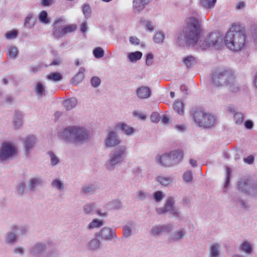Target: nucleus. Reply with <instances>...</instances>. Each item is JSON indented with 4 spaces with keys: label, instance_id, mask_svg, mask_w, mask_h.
<instances>
[{
    "label": "nucleus",
    "instance_id": "nucleus-32",
    "mask_svg": "<svg viewBox=\"0 0 257 257\" xmlns=\"http://www.w3.org/2000/svg\"><path fill=\"white\" fill-rule=\"evenodd\" d=\"M96 204L95 203H87L83 206V211L86 215H92L95 213Z\"/></svg>",
    "mask_w": 257,
    "mask_h": 257
},
{
    "label": "nucleus",
    "instance_id": "nucleus-30",
    "mask_svg": "<svg viewBox=\"0 0 257 257\" xmlns=\"http://www.w3.org/2000/svg\"><path fill=\"white\" fill-rule=\"evenodd\" d=\"M220 245L216 242H214L209 246V257H220V250L219 248Z\"/></svg>",
    "mask_w": 257,
    "mask_h": 257
},
{
    "label": "nucleus",
    "instance_id": "nucleus-60",
    "mask_svg": "<svg viewBox=\"0 0 257 257\" xmlns=\"http://www.w3.org/2000/svg\"><path fill=\"white\" fill-rule=\"evenodd\" d=\"M228 86H229V91L232 92H236L239 89L238 85L235 83L234 80L232 83L228 84Z\"/></svg>",
    "mask_w": 257,
    "mask_h": 257
},
{
    "label": "nucleus",
    "instance_id": "nucleus-19",
    "mask_svg": "<svg viewBox=\"0 0 257 257\" xmlns=\"http://www.w3.org/2000/svg\"><path fill=\"white\" fill-rule=\"evenodd\" d=\"M185 232L183 229H180L171 232L169 234L168 241L170 242L181 241L185 237Z\"/></svg>",
    "mask_w": 257,
    "mask_h": 257
},
{
    "label": "nucleus",
    "instance_id": "nucleus-48",
    "mask_svg": "<svg viewBox=\"0 0 257 257\" xmlns=\"http://www.w3.org/2000/svg\"><path fill=\"white\" fill-rule=\"evenodd\" d=\"M93 55L96 59H99L104 56V51L100 47L95 48L93 50Z\"/></svg>",
    "mask_w": 257,
    "mask_h": 257
},
{
    "label": "nucleus",
    "instance_id": "nucleus-12",
    "mask_svg": "<svg viewBox=\"0 0 257 257\" xmlns=\"http://www.w3.org/2000/svg\"><path fill=\"white\" fill-rule=\"evenodd\" d=\"M62 19H57L53 24V35L56 38L59 39L67 33H71L75 31L77 29L76 24H70L64 26L63 27L58 28V24L62 22Z\"/></svg>",
    "mask_w": 257,
    "mask_h": 257
},
{
    "label": "nucleus",
    "instance_id": "nucleus-34",
    "mask_svg": "<svg viewBox=\"0 0 257 257\" xmlns=\"http://www.w3.org/2000/svg\"><path fill=\"white\" fill-rule=\"evenodd\" d=\"M173 177L172 176H158L156 178V180L158 181L162 185L167 186L173 181Z\"/></svg>",
    "mask_w": 257,
    "mask_h": 257
},
{
    "label": "nucleus",
    "instance_id": "nucleus-31",
    "mask_svg": "<svg viewBox=\"0 0 257 257\" xmlns=\"http://www.w3.org/2000/svg\"><path fill=\"white\" fill-rule=\"evenodd\" d=\"M238 249L246 254H250L253 251L252 245L247 241H243L238 246Z\"/></svg>",
    "mask_w": 257,
    "mask_h": 257
},
{
    "label": "nucleus",
    "instance_id": "nucleus-42",
    "mask_svg": "<svg viewBox=\"0 0 257 257\" xmlns=\"http://www.w3.org/2000/svg\"><path fill=\"white\" fill-rule=\"evenodd\" d=\"M216 0H200V5L207 9L214 8Z\"/></svg>",
    "mask_w": 257,
    "mask_h": 257
},
{
    "label": "nucleus",
    "instance_id": "nucleus-2",
    "mask_svg": "<svg viewBox=\"0 0 257 257\" xmlns=\"http://www.w3.org/2000/svg\"><path fill=\"white\" fill-rule=\"evenodd\" d=\"M246 30L239 25H233L224 37V43L230 50L238 51L245 45Z\"/></svg>",
    "mask_w": 257,
    "mask_h": 257
},
{
    "label": "nucleus",
    "instance_id": "nucleus-35",
    "mask_svg": "<svg viewBox=\"0 0 257 257\" xmlns=\"http://www.w3.org/2000/svg\"><path fill=\"white\" fill-rule=\"evenodd\" d=\"M143 56V53L140 51H135L129 53L127 55V58L132 63L136 62L138 60H140Z\"/></svg>",
    "mask_w": 257,
    "mask_h": 257
},
{
    "label": "nucleus",
    "instance_id": "nucleus-14",
    "mask_svg": "<svg viewBox=\"0 0 257 257\" xmlns=\"http://www.w3.org/2000/svg\"><path fill=\"white\" fill-rule=\"evenodd\" d=\"M121 143L118 136L113 130L108 132L104 140V145L106 148H113L119 145Z\"/></svg>",
    "mask_w": 257,
    "mask_h": 257
},
{
    "label": "nucleus",
    "instance_id": "nucleus-43",
    "mask_svg": "<svg viewBox=\"0 0 257 257\" xmlns=\"http://www.w3.org/2000/svg\"><path fill=\"white\" fill-rule=\"evenodd\" d=\"M196 63L195 58L192 55L188 56L183 59V63L188 68L192 67Z\"/></svg>",
    "mask_w": 257,
    "mask_h": 257
},
{
    "label": "nucleus",
    "instance_id": "nucleus-45",
    "mask_svg": "<svg viewBox=\"0 0 257 257\" xmlns=\"http://www.w3.org/2000/svg\"><path fill=\"white\" fill-rule=\"evenodd\" d=\"M47 154L50 158V162L52 166H56L60 163L59 158L51 151H48Z\"/></svg>",
    "mask_w": 257,
    "mask_h": 257
},
{
    "label": "nucleus",
    "instance_id": "nucleus-33",
    "mask_svg": "<svg viewBox=\"0 0 257 257\" xmlns=\"http://www.w3.org/2000/svg\"><path fill=\"white\" fill-rule=\"evenodd\" d=\"M77 103L76 98L71 97L69 98L63 102V105L67 110H70L75 107Z\"/></svg>",
    "mask_w": 257,
    "mask_h": 257
},
{
    "label": "nucleus",
    "instance_id": "nucleus-40",
    "mask_svg": "<svg viewBox=\"0 0 257 257\" xmlns=\"http://www.w3.org/2000/svg\"><path fill=\"white\" fill-rule=\"evenodd\" d=\"M233 200L234 202L237 203L239 204L240 207L244 210H249L250 209V206L248 204V202L246 200H244L241 198L240 197H237L236 198H234L233 199Z\"/></svg>",
    "mask_w": 257,
    "mask_h": 257
},
{
    "label": "nucleus",
    "instance_id": "nucleus-38",
    "mask_svg": "<svg viewBox=\"0 0 257 257\" xmlns=\"http://www.w3.org/2000/svg\"><path fill=\"white\" fill-rule=\"evenodd\" d=\"M98 188L97 185L93 184H87L84 186L82 189V192L84 195L93 193Z\"/></svg>",
    "mask_w": 257,
    "mask_h": 257
},
{
    "label": "nucleus",
    "instance_id": "nucleus-18",
    "mask_svg": "<svg viewBox=\"0 0 257 257\" xmlns=\"http://www.w3.org/2000/svg\"><path fill=\"white\" fill-rule=\"evenodd\" d=\"M18 241V237L14 231L10 227V230L7 232L4 236V242L8 246H13Z\"/></svg>",
    "mask_w": 257,
    "mask_h": 257
},
{
    "label": "nucleus",
    "instance_id": "nucleus-10",
    "mask_svg": "<svg viewBox=\"0 0 257 257\" xmlns=\"http://www.w3.org/2000/svg\"><path fill=\"white\" fill-rule=\"evenodd\" d=\"M237 189L247 196L257 197V182L248 178H241L237 183Z\"/></svg>",
    "mask_w": 257,
    "mask_h": 257
},
{
    "label": "nucleus",
    "instance_id": "nucleus-53",
    "mask_svg": "<svg viewBox=\"0 0 257 257\" xmlns=\"http://www.w3.org/2000/svg\"><path fill=\"white\" fill-rule=\"evenodd\" d=\"M18 35V32L16 30H13L7 32L5 36L7 39L11 40L16 38Z\"/></svg>",
    "mask_w": 257,
    "mask_h": 257
},
{
    "label": "nucleus",
    "instance_id": "nucleus-52",
    "mask_svg": "<svg viewBox=\"0 0 257 257\" xmlns=\"http://www.w3.org/2000/svg\"><path fill=\"white\" fill-rule=\"evenodd\" d=\"M153 197L155 202H159L163 199L164 194L161 191H157L154 192Z\"/></svg>",
    "mask_w": 257,
    "mask_h": 257
},
{
    "label": "nucleus",
    "instance_id": "nucleus-41",
    "mask_svg": "<svg viewBox=\"0 0 257 257\" xmlns=\"http://www.w3.org/2000/svg\"><path fill=\"white\" fill-rule=\"evenodd\" d=\"M36 95L39 97L45 95V86L40 82H38L35 87Z\"/></svg>",
    "mask_w": 257,
    "mask_h": 257
},
{
    "label": "nucleus",
    "instance_id": "nucleus-16",
    "mask_svg": "<svg viewBox=\"0 0 257 257\" xmlns=\"http://www.w3.org/2000/svg\"><path fill=\"white\" fill-rule=\"evenodd\" d=\"M96 235L106 241H111L117 239L115 230L106 226L102 228Z\"/></svg>",
    "mask_w": 257,
    "mask_h": 257
},
{
    "label": "nucleus",
    "instance_id": "nucleus-61",
    "mask_svg": "<svg viewBox=\"0 0 257 257\" xmlns=\"http://www.w3.org/2000/svg\"><path fill=\"white\" fill-rule=\"evenodd\" d=\"M250 31L252 38L255 40L257 37V26L255 24L251 25L250 27Z\"/></svg>",
    "mask_w": 257,
    "mask_h": 257
},
{
    "label": "nucleus",
    "instance_id": "nucleus-20",
    "mask_svg": "<svg viewBox=\"0 0 257 257\" xmlns=\"http://www.w3.org/2000/svg\"><path fill=\"white\" fill-rule=\"evenodd\" d=\"M11 229L17 234V237L27 235L29 232V228L27 225H13Z\"/></svg>",
    "mask_w": 257,
    "mask_h": 257
},
{
    "label": "nucleus",
    "instance_id": "nucleus-44",
    "mask_svg": "<svg viewBox=\"0 0 257 257\" xmlns=\"http://www.w3.org/2000/svg\"><path fill=\"white\" fill-rule=\"evenodd\" d=\"M174 110L180 115L184 113V105L183 102L180 100H176L173 104Z\"/></svg>",
    "mask_w": 257,
    "mask_h": 257
},
{
    "label": "nucleus",
    "instance_id": "nucleus-9",
    "mask_svg": "<svg viewBox=\"0 0 257 257\" xmlns=\"http://www.w3.org/2000/svg\"><path fill=\"white\" fill-rule=\"evenodd\" d=\"M193 118L198 126L204 128H210L215 123V118L213 115L199 109H197L194 111Z\"/></svg>",
    "mask_w": 257,
    "mask_h": 257
},
{
    "label": "nucleus",
    "instance_id": "nucleus-57",
    "mask_svg": "<svg viewBox=\"0 0 257 257\" xmlns=\"http://www.w3.org/2000/svg\"><path fill=\"white\" fill-rule=\"evenodd\" d=\"M148 196L149 194L142 190H140L136 193L137 198L139 200H144Z\"/></svg>",
    "mask_w": 257,
    "mask_h": 257
},
{
    "label": "nucleus",
    "instance_id": "nucleus-21",
    "mask_svg": "<svg viewBox=\"0 0 257 257\" xmlns=\"http://www.w3.org/2000/svg\"><path fill=\"white\" fill-rule=\"evenodd\" d=\"M147 4V0H133V11L135 14H139L144 11Z\"/></svg>",
    "mask_w": 257,
    "mask_h": 257
},
{
    "label": "nucleus",
    "instance_id": "nucleus-49",
    "mask_svg": "<svg viewBox=\"0 0 257 257\" xmlns=\"http://www.w3.org/2000/svg\"><path fill=\"white\" fill-rule=\"evenodd\" d=\"M51 185L60 191L63 190L64 187V183L59 179H55L53 180Z\"/></svg>",
    "mask_w": 257,
    "mask_h": 257
},
{
    "label": "nucleus",
    "instance_id": "nucleus-54",
    "mask_svg": "<svg viewBox=\"0 0 257 257\" xmlns=\"http://www.w3.org/2000/svg\"><path fill=\"white\" fill-rule=\"evenodd\" d=\"M13 253L15 254H19L23 256L25 255L26 250L25 248L21 246H17L15 247L12 250Z\"/></svg>",
    "mask_w": 257,
    "mask_h": 257
},
{
    "label": "nucleus",
    "instance_id": "nucleus-36",
    "mask_svg": "<svg viewBox=\"0 0 257 257\" xmlns=\"http://www.w3.org/2000/svg\"><path fill=\"white\" fill-rule=\"evenodd\" d=\"M133 221H130L123 227V237L127 238L132 234V227L134 224Z\"/></svg>",
    "mask_w": 257,
    "mask_h": 257
},
{
    "label": "nucleus",
    "instance_id": "nucleus-62",
    "mask_svg": "<svg viewBox=\"0 0 257 257\" xmlns=\"http://www.w3.org/2000/svg\"><path fill=\"white\" fill-rule=\"evenodd\" d=\"M254 123L253 121L250 119L246 120L244 122V125L246 129L251 130L253 126Z\"/></svg>",
    "mask_w": 257,
    "mask_h": 257
},
{
    "label": "nucleus",
    "instance_id": "nucleus-63",
    "mask_svg": "<svg viewBox=\"0 0 257 257\" xmlns=\"http://www.w3.org/2000/svg\"><path fill=\"white\" fill-rule=\"evenodd\" d=\"M83 13L85 16H88L91 14V10L89 5H84L83 6Z\"/></svg>",
    "mask_w": 257,
    "mask_h": 257
},
{
    "label": "nucleus",
    "instance_id": "nucleus-7",
    "mask_svg": "<svg viewBox=\"0 0 257 257\" xmlns=\"http://www.w3.org/2000/svg\"><path fill=\"white\" fill-rule=\"evenodd\" d=\"M234 78V74L230 70H219L212 73V82L218 87L228 86Z\"/></svg>",
    "mask_w": 257,
    "mask_h": 257
},
{
    "label": "nucleus",
    "instance_id": "nucleus-58",
    "mask_svg": "<svg viewBox=\"0 0 257 257\" xmlns=\"http://www.w3.org/2000/svg\"><path fill=\"white\" fill-rule=\"evenodd\" d=\"M18 49L16 47H11L9 49V55L10 57L15 58L18 55Z\"/></svg>",
    "mask_w": 257,
    "mask_h": 257
},
{
    "label": "nucleus",
    "instance_id": "nucleus-25",
    "mask_svg": "<svg viewBox=\"0 0 257 257\" xmlns=\"http://www.w3.org/2000/svg\"><path fill=\"white\" fill-rule=\"evenodd\" d=\"M137 96L140 99H146L151 95V90L147 86H141L136 91Z\"/></svg>",
    "mask_w": 257,
    "mask_h": 257
},
{
    "label": "nucleus",
    "instance_id": "nucleus-6",
    "mask_svg": "<svg viewBox=\"0 0 257 257\" xmlns=\"http://www.w3.org/2000/svg\"><path fill=\"white\" fill-rule=\"evenodd\" d=\"M126 153V148L124 146L112 151L109 154L108 159L105 164L106 168L109 171H113L122 163Z\"/></svg>",
    "mask_w": 257,
    "mask_h": 257
},
{
    "label": "nucleus",
    "instance_id": "nucleus-17",
    "mask_svg": "<svg viewBox=\"0 0 257 257\" xmlns=\"http://www.w3.org/2000/svg\"><path fill=\"white\" fill-rule=\"evenodd\" d=\"M24 153L28 156L33 150L36 143V138L33 135L28 136L23 138Z\"/></svg>",
    "mask_w": 257,
    "mask_h": 257
},
{
    "label": "nucleus",
    "instance_id": "nucleus-39",
    "mask_svg": "<svg viewBox=\"0 0 257 257\" xmlns=\"http://www.w3.org/2000/svg\"><path fill=\"white\" fill-rule=\"evenodd\" d=\"M48 80H50L55 82L61 81L63 79L62 74L58 72H53L47 76Z\"/></svg>",
    "mask_w": 257,
    "mask_h": 257
},
{
    "label": "nucleus",
    "instance_id": "nucleus-24",
    "mask_svg": "<svg viewBox=\"0 0 257 257\" xmlns=\"http://www.w3.org/2000/svg\"><path fill=\"white\" fill-rule=\"evenodd\" d=\"M84 67H80L77 73L70 80V83L75 85L81 83L84 78Z\"/></svg>",
    "mask_w": 257,
    "mask_h": 257
},
{
    "label": "nucleus",
    "instance_id": "nucleus-22",
    "mask_svg": "<svg viewBox=\"0 0 257 257\" xmlns=\"http://www.w3.org/2000/svg\"><path fill=\"white\" fill-rule=\"evenodd\" d=\"M43 180L40 177H33L30 178L28 181V186L30 191L34 192L36 190L37 187L42 186Z\"/></svg>",
    "mask_w": 257,
    "mask_h": 257
},
{
    "label": "nucleus",
    "instance_id": "nucleus-26",
    "mask_svg": "<svg viewBox=\"0 0 257 257\" xmlns=\"http://www.w3.org/2000/svg\"><path fill=\"white\" fill-rule=\"evenodd\" d=\"M117 129H120L126 135H131L135 131L134 127L130 126L124 122L117 123L115 126V130Z\"/></svg>",
    "mask_w": 257,
    "mask_h": 257
},
{
    "label": "nucleus",
    "instance_id": "nucleus-46",
    "mask_svg": "<svg viewBox=\"0 0 257 257\" xmlns=\"http://www.w3.org/2000/svg\"><path fill=\"white\" fill-rule=\"evenodd\" d=\"M165 39V34L162 31L157 32L153 38L156 43L162 44Z\"/></svg>",
    "mask_w": 257,
    "mask_h": 257
},
{
    "label": "nucleus",
    "instance_id": "nucleus-5",
    "mask_svg": "<svg viewBox=\"0 0 257 257\" xmlns=\"http://www.w3.org/2000/svg\"><path fill=\"white\" fill-rule=\"evenodd\" d=\"M52 241H38L32 245L29 249L32 257H56L59 251L55 247H52L47 251V245H50Z\"/></svg>",
    "mask_w": 257,
    "mask_h": 257
},
{
    "label": "nucleus",
    "instance_id": "nucleus-64",
    "mask_svg": "<svg viewBox=\"0 0 257 257\" xmlns=\"http://www.w3.org/2000/svg\"><path fill=\"white\" fill-rule=\"evenodd\" d=\"M88 25L86 22H83L81 23L80 25V31L81 33L84 34L86 33L88 31Z\"/></svg>",
    "mask_w": 257,
    "mask_h": 257
},
{
    "label": "nucleus",
    "instance_id": "nucleus-55",
    "mask_svg": "<svg viewBox=\"0 0 257 257\" xmlns=\"http://www.w3.org/2000/svg\"><path fill=\"white\" fill-rule=\"evenodd\" d=\"M183 179L186 182H191L193 180V174L190 170L184 172L183 175Z\"/></svg>",
    "mask_w": 257,
    "mask_h": 257
},
{
    "label": "nucleus",
    "instance_id": "nucleus-47",
    "mask_svg": "<svg viewBox=\"0 0 257 257\" xmlns=\"http://www.w3.org/2000/svg\"><path fill=\"white\" fill-rule=\"evenodd\" d=\"M36 21V17H26L24 26L28 29L32 28L35 25Z\"/></svg>",
    "mask_w": 257,
    "mask_h": 257
},
{
    "label": "nucleus",
    "instance_id": "nucleus-50",
    "mask_svg": "<svg viewBox=\"0 0 257 257\" xmlns=\"http://www.w3.org/2000/svg\"><path fill=\"white\" fill-rule=\"evenodd\" d=\"M226 176L225 180L224 182V187L225 188H227L230 184V181L231 179V169L229 167H227L225 171Z\"/></svg>",
    "mask_w": 257,
    "mask_h": 257
},
{
    "label": "nucleus",
    "instance_id": "nucleus-56",
    "mask_svg": "<svg viewBox=\"0 0 257 257\" xmlns=\"http://www.w3.org/2000/svg\"><path fill=\"white\" fill-rule=\"evenodd\" d=\"M90 83L94 88L98 87L101 83V79L97 76H93L90 79Z\"/></svg>",
    "mask_w": 257,
    "mask_h": 257
},
{
    "label": "nucleus",
    "instance_id": "nucleus-28",
    "mask_svg": "<svg viewBox=\"0 0 257 257\" xmlns=\"http://www.w3.org/2000/svg\"><path fill=\"white\" fill-rule=\"evenodd\" d=\"M26 190V183L21 180L18 182L15 185V193L18 197H22Z\"/></svg>",
    "mask_w": 257,
    "mask_h": 257
},
{
    "label": "nucleus",
    "instance_id": "nucleus-59",
    "mask_svg": "<svg viewBox=\"0 0 257 257\" xmlns=\"http://www.w3.org/2000/svg\"><path fill=\"white\" fill-rule=\"evenodd\" d=\"M154 58V55L152 53H149L146 55V64L147 66H150L153 63L152 60Z\"/></svg>",
    "mask_w": 257,
    "mask_h": 257
},
{
    "label": "nucleus",
    "instance_id": "nucleus-29",
    "mask_svg": "<svg viewBox=\"0 0 257 257\" xmlns=\"http://www.w3.org/2000/svg\"><path fill=\"white\" fill-rule=\"evenodd\" d=\"M13 121L14 125L16 128H19L23 124V115L20 112L15 110L13 116Z\"/></svg>",
    "mask_w": 257,
    "mask_h": 257
},
{
    "label": "nucleus",
    "instance_id": "nucleus-8",
    "mask_svg": "<svg viewBox=\"0 0 257 257\" xmlns=\"http://www.w3.org/2000/svg\"><path fill=\"white\" fill-rule=\"evenodd\" d=\"M183 158V152L180 150H177L159 156L157 162L163 167H171L180 163Z\"/></svg>",
    "mask_w": 257,
    "mask_h": 257
},
{
    "label": "nucleus",
    "instance_id": "nucleus-13",
    "mask_svg": "<svg viewBox=\"0 0 257 257\" xmlns=\"http://www.w3.org/2000/svg\"><path fill=\"white\" fill-rule=\"evenodd\" d=\"M174 199L172 197H168L165 202V204L163 207L157 208L156 211L158 215H164L167 213L171 214L170 217L178 218L179 217V212L175 210L174 206Z\"/></svg>",
    "mask_w": 257,
    "mask_h": 257
},
{
    "label": "nucleus",
    "instance_id": "nucleus-3",
    "mask_svg": "<svg viewBox=\"0 0 257 257\" xmlns=\"http://www.w3.org/2000/svg\"><path fill=\"white\" fill-rule=\"evenodd\" d=\"M61 135L66 143L75 145L84 144L90 137L87 128L77 125L66 127Z\"/></svg>",
    "mask_w": 257,
    "mask_h": 257
},
{
    "label": "nucleus",
    "instance_id": "nucleus-37",
    "mask_svg": "<svg viewBox=\"0 0 257 257\" xmlns=\"http://www.w3.org/2000/svg\"><path fill=\"white\" fill-rule=\"evenodd\" d=\"M104 224V222L100 219L95 218L88 224L87 226V229L92 230L95 228H99Z\"/></svg>",
    "mask_w": 257,
    "mask_h": 257
},
{
    "label": "nucleus",
    "instance_id": "nucleus-51",
    "mask_svg": "<svg viewBox=\"0 0 257 257\" xmlns=\"http://www.w3.org/2000/svg\"><path fill=\"white\" fill-rule=\"evenodd\" d=\"M233 119L236 124H242L244 119V115L241 112H236L234 114Z\"/></svg>",
    "mask_w": 257,
    "mask_h": 257
},
{
    "label": "nucleus",
    "instance_id": "nucleus-15",
    "mask_svg": "<svg viewBox=\"0 0 257 257\" xmlns=\"http://www.w3.org/2000/svg\"><path fill=\"white\" fill-rule=\"evenodd\" d=\"M173 225L172 224L156 225L152 227L150 233L154 236L159 237L163 233H169L173 229Z\"/></svg>",
    "mask_w": 257,
    "mask_h": 257
},
{
    "label": "nucleus",
    "instance_id": "nucleus-4",
    "mask_svg": "<svg viewBox=\"0 0 257 257\" xmlns=\"http://www.w3.org/2000/svg\"><path fill=\"white\" fill-rule=\"evenodd\" d=\"M224 44L223 34L220 32L209 33L207 40L202 39L200 37L197 43L200 49L203 50L210 47L216 50H220L224 47Z\"/></svg>",
    "mask_w": 257,
    "mask_h": 257
},
{
    "label": "nucleus",
    "instance_id": "nucleus-23",
    "mask_svg": "<svg viewBox=\"0 0 257 257\" xmlns=\"http://www.w3.org/2000/svg\"><path fill=\"white\" fill-rule=\"evenodd\" d=\"M105 207L108 210H116L123 208L122 203L119 199H114L105 204Z\"/></svg>",
    "mask_w": 257,
    "mask_h": 257
},
{
    "label": "nucleus",
    "instance_id": "nucleus-11",
    "mask_svg": "<svg viewBox=\"0 0 257 257\" xmlns=\"http://www.w3.org/2000/svg\"><path fill=\"white\" fill-rule=\"evenodd\" d=\"M18 154L16 147L10 142L3 143L0 149V162L12 160Z\"/></svg>",
    "mask_w": 257,
    "mask_h": 257
},
{
    "label": "nucleus",
    "instance_id": "nucleus-1",
    "mask_svg": "<svg viewBox=\"0 0 257 257\" xmlns=\"http://www.w3.org/2000/svg\"><path fill=\"white\" fill-rule=\"evenodd\" d=\"M201 21L196 17H188L186 20V25L182 31L178 32L175 38L176 46L194 47L197 45L201 33Z\"/></svg>",
    "mask_w": 257,
    "mask_h": 257
},
{
    "label": "nucleus",
    "instance_id": "nucleus-27",
    "mask_svg": "<svg viewBox=\"0 0 257 257\" xmlns=\"http://www.w3.org/2000/svg\"><path fill=\"white\" fill-rule=\"evenodd\" d=\"M100 241L96 237L92 238L86 244V248L90 251H96L100 247Z\"/></svg>",
    "mask_w": 257,
    "mask_h": 257
}]
</instances>
